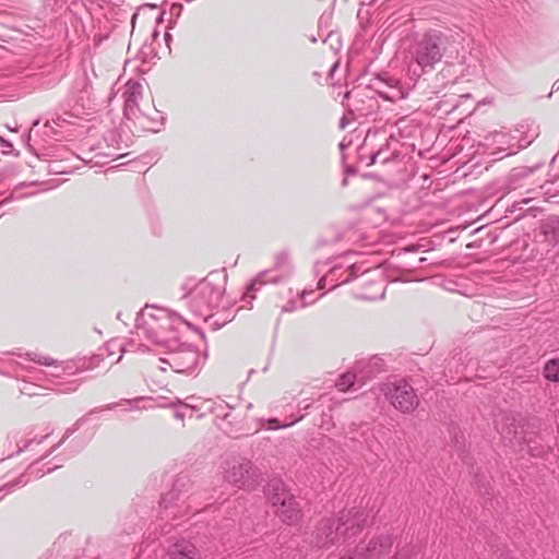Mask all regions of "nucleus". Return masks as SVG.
Segmentation results:
<instances>
[{"label":"nucleus","instance_id":"obj_6","mask_svg":"<svg viewBox=\"0 0 559 559\" xmlns=\"http://www.w3.org/2000/svg\"><path fill=\"white\" fill-rule=\"evenodd\" d=\"M276 514L286 523L295 524L300 519V508L298 502L293 499L287 501L282 508L276 509Z\"/></svg>","mask_w":559,"mask_h":559},{"label":"nucleus","instance_id":"obj_2","mask_svg":"<svg viewBox=\"0 0 559 559\" xmlns=\"http://www.w3.org/2000/svg\"><path fill=\"white\" fill-rule=\"evenodd\" d=\"M441 36L437 33H428L419 41L415 59L416 62L423 67H432L436 62L440 61L442 57L441 48Z\"/></svg>","mask_w":559,"mask_h":559},{"label":"nucleus","instance_id":"obj_9","mask_svg":"<svg viewBox=\"0 0 559 559\" xmlns=\"http://www.w3.org/2000/svg\"><path fill=\"white\" fill-rule=\"evenodd\" d=\"M356 376L354 373L347 372L340 377L336 386L341 392H347L353 388L355 383Z\"/></svg>","mask_w":559,"mask_h":559},{"label":"nucleus","instance_id":"obj_3","mask_svg":"<svg viewBox=\"0 0 559 559\" xmlns=\"http://www.w3.org/2000/svg\"><path fill=\"white\" fill-rule=\"evenodd\" d=\"M258 476V469L249 461H233L225 471V480L238 488L250 487Z\"/></svg>","mask_w":559,"mask_h":559},{"label":"nucleus","instance_id":"obj_8","mask_svg":"<svg viewBox=\"0 0 559 559\" xmlns=\"http://www.w3.org/2000/svg\"><path fill=\"white\" fill-rule=\"evenodd\" d=\"M293 499L294 498L284 489H276V491L270 496V501L273 507H276V509L284 507L287 501Z\"/></svg>","mask_w":559,"mask_h":559},{"label":"nucleus","instance_id":"obj_5","mask_svg":"<svg viewBox=\"0 0 559 559\" xmlns=\"http://www.w3.org/2000/svg\"><path fill=\"white\" fill-rule=\"evenodd\" d=\"M170 559H201L200 551L189 540H178L168 550Z\"/></svg>","mask_w":559,"mask_h":559},{"label":"nucleus","instance_id":"obj_10","mask_svg":"<svg viewBox=\"0 0 559 559\" xmlns=\"http://www.w3.org/2000/svg\"><path fill=\"white\" fill-rule=\"evenodd\" d=\"M545 235H552L551 240L555 242L559 241V221L557 222L556 226H552L550 229H545Z\"/></svg>","mask_w":559,"mask_h":559},{"label":"nucleus","instance_id":"obj_7","mask_svg":"<svg viewBox=\"0 0 559 559\" xmlns=\"http://www.w3.org/2000/svg\"><path fill=\"white\" fill-rule=\"evenodd\" d=\"M544 377L551 382H559V358L548 360L543 369Z\"/></svg>","mask_w":559,"mask_h":559},{"label":"nucleus","instance_id":"obj_4","mask_svg":"<svg viewBox=\"0 0 559 559\" xmlns=\"http://www.w3.org/2000/svg\"><path fill=\"white\" fill-rule=\"evenodd\" d=\"M352 512H347L342 514V516L337 521L325 520L320 524L318 528V537L320 540H330L333 542L341 536H345L353 531V534L356 533L354 523L349 525Z\"/></svg>","mask_w":559,"mask_h":559},{"label":"nucleus","instance_id":"obj_1","mask_svg":"<svg viewBox=\"0 0 559 559\" xmlns=\"http://www.w3.org/2000/svg\"><path fill=\"white\" fill-rule=\"evenodd\" d=\"M380 390L385 394L393 407L402 413H412L419 404L414 389L405 381L383 383Z\"/></svg>","mask_w":559,"mask_h":559}]
</instances>
